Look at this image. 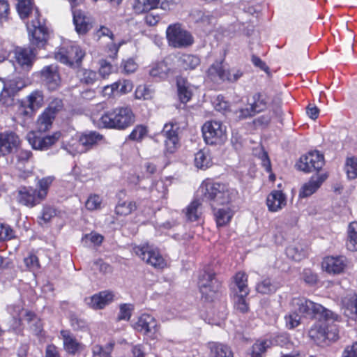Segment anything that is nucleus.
Returning <instances> with one entry per match:
<instances>
[{
  "label": "nucleus",
  "mask_w": 357,
  "mask_h": 357,
  "mask_svg": "<svg viewBox=\"0 0 357 357\" xmlns=\"http://www.w3.org/2000/svg\"><path fill=\"white\" fill-rule=\"evenodd\" d=\"M166 37L169 46L174 48H185L193 43V37L190 33L183 29L179 23L168 26Z\"/></svg>",
  "instance_id": "6e6552de"
},
{
  "label": "nucleus",
  "mask_w": 357,
  "mask_h": 357,
  "mask_svg": "<svg viewBox=\"0 0 357 357\" xmlns=\"http://www.w3.org/2000/svg\"><path fill=\"white\" fill-rule=\"evenodd\" d=\"M29 108L31 110H37L43 105L44 96L42 91L36 90L27 96Z\"/></svg>",
  "instance_id": "4c0bfd02"
},
{
  "label": "nucleus",
  "mask_w": 357,
  "mask_h": 357,
  "mask_svg": "<svg viewBox=\"0 0 357 357\" xmlns=\"http://www.w3.org/2000/svg\"><path fill=\"white\" fill-rule=\"evenodd\" d=\"M13 96V90L5 85L0 93V102L6 107L12 105L14 101Z\"/></svg>",
  "instance_id": "8fccbe9b"
},
{
  "label": "nucleus",
  "mask_w": 357,
  "mask_h": 357,
  "mask_svg": "<svg viewBox=\"0 0 357 357\" xmlns=\"http://www.w3.org/2000/svg\"><path fill=\"white\" fill-rule=\"evenodd\" d=\"M201 203L198 200L192 201L186 208L185 216L190 221H196L199 219Z\"/></svg>",
  "instance_id": "79ce46f5"
},
{
  "label": "nucleus",
  "mask_w": 357,
  "mask_h": 357,
  "mask_svg": "<svg viewBox=\"0 0 357 357\" xmlns=\"http://www.w3.org/2000/svg\"><path fill=\"white\" fill-rule=\"evenodd\" d=\"M113 298L114 294L112 292L104 291L86 298L85 302L93 309H102L112 301Z\"/></svg>",
  "instance_id": "b1692460"
},
{
  "label": "nucleus",
  "mask_w": 357,
  "mask_h": 357,
  "mask_svg": "<svg viewBox=\"0 0 357 357\" xmlns=\"http://www.w3.org/2000/svg\"><path fill=\"white\" fill-rule=\"evenodd\" d=\"M24 262L26 267L31 271H36L40 268L38 259L34 254L30 253L27 257H24Z\"/></svg>",
  "instance_id": "6e6d98bb"
},
{
  "label": "nucleus",
  "mask_w": 357,
  "mask_h": 357,
  "mask_svg": "<svg viewBox=\"0 0 357 357\" xmlns=\"http://www.w3.org/2000/svg\"><path fill=\"white\" fill-rule=\"evenodd\" d=\"M212 164L210 154L207 150H200L195 155V165L197 168L206 169Z\"/></svg>",
  "instance_id": "e433bc0d"
},
{
  "label": "nucleus",
  "mask_w": 357,
  "mask_h": 357,
  "mask_svg": "<svg viewBox=\"0 0 357 357\" xmlns=\"http://www.w3.org/2000/svg\"><path fill=\"white\" fill-rule=\"evenodd\" d=\"M121 66L126 74L132 73L137 69V64L132 59H128L122 62Z\"/></svg>",
  "instance_id": "69168bd1"
},
{
  "label": "nucleus",
  "mask_w": 357,
  "mask_h": 357,
  "mask_svg": "<svg viewBox=\"0 0 357 357\" xmlns=\"http://www.w3.org/2000/svg\"><path fill=\"white\" fill-rule=\"evenodd\" d=\"M256 290L262 294H269L275 292L276 287L269 279H266L257 285Z\"/></svg>",
  "instance_id": "603ef678"
},
{
  "label": "nucleus",
  "mask_w": 357,
  "mask_h": 357,
  "mask_svg": "<svg viewBox=\"0 0 357 357\" xmlns=\"http://www.w3.org/2000/svg\"><path fill=\"white\" fill-rule=\"evenodd\" d=\"M18 136L13 132L0 133V153L6 155L17 149L20 145Z\"/></svg>",
  "instance_id": "412c9836"
},
{
  "label": "nucleus",
  "mask_w": 357,
  "mask_h": 357,
  "mask_svg": "<svg viewBox=\"0 0 357 357\" xmlns=\"http://www.w3.org/2000/svg\"><path fill=\"white\" fill-rule=\"evenodd\" d=\"M148 132L149 130L146 126L142 124L137 125L128 136V139L140 142L147 135Z\"/></svg>",
  "instance_id": "c03bdc74"
},
{
  "label": "nucleus",
  "mask_w": 357,
  "mask_h": 357,
  "mask_svg": "<svg viewBox=\"0 0 357 357\" xmlns=\"http://www.w3.org/2000/svg\"><path fill=\"white\" fill-rule=\"evenodd\" d=\"M246 296H243L241 294H236L234 297L235 308L243 313L248 312L249 309L248 304L245 301Z\"/></svg>",
  "instance_id": "13d9d810"
},
{
  "label": "nucleus",
  "mask_w": 357,
  "mask_h": 357,
  "mask_svg": "<svg viewBox=\"0 0 357 357\" xmlns=\"http://www.w3.org/2000/svg\"><path fill=\"white\" fill-rule=\"evenodd\" d=\"M61 135L60 132H55L52 135L40 137L36 136L33 132H29L27 140L33 149L44 151L53 146L60 139Z\"/></svg>",
  "instance_id": "a211bd4d"
},
{
  "label": "nucleus",
  "mask_w": 357,
  "mask_h": 357,
  "mask_svg": "<svg viewBox=\"0 0 357 357\" xmlns=\"http://www.w3.org/2000/svg\"><path fill=\"white\" fill-rule=\"evenodd\" d=\"M14 236V231L9 225L0 223V241L10 240Z\"/></svg>",
  "instance_id": "bf43d9fd"
},
{
  "label": "nucleus",
  "mask_w": 357,
  "mask_h": 357,
  "mask_svg": "<svg viewBox=\"0 0 357 357\" xmlns=\"http://www.w3.org/2000/svg\"><path fill=\"white\" fill-rule=\"evenodd\" d=\"M135 121V116L129 107H119L93 116V121L97 127L119 130L131 126Z\"/></svg>",
  "instance_id": "f03ea898"
},
{
  "label": "nucleus",
  "mask_w": 357,
  "mask_h": 357,
  "mask_svg": "<svg viewBox=\"0 0 357 357\" xmlns=\"http://www.w3.org/2000/svg\"><path fill=\"white\" fill-rule=\"evenodd\" d=\"M137 208V206L135 202L132 201H125L119 203L115 208V211L116 214L120 215H128L130 214L132 212L135 211Z\"/></svg>",
  "instance_id": "de8ad7c7"
},
{
  "label": "nucleus",
  "mask_w": 357,
  "mask_h": 357,
  "mask_svg": "<svg viewBox=\"0 0 357 357\" xmlns=\"http://www.w3.org/2000/svg\"><path fill=\"white\" fill-rule=\"evenodd\" d=\"M345 169L349 178L354 179L357 178V158H347Z\"/></svg>",
  "instance_id": "3c124183"
},
{
  "label": "nucleus",
  "mask_w": 357,
  "mask_h": 357,
  "mask_svg": "<svg viewBox=\"0 0 357 357\" xmlns=\"http://www.w3.org/2000/svg\"><path fill=\"white\" fill-rule=\"evenodd\" d=\"M177 89L181 102L186 103L191 99L192 96L191 85L185 79H181L177 81Z\"/></svg>",
  "instance_id": "473e14b6"
},
{
  "label": "nucleus",
  "mask_w": 357,
  "mask_h": 357,
  "mask_svg": "<svg viewBox=\"0 0 357 357\" xmlns=\"http://www.w3.org/2000/svg\"><path fill=\"white\" fill-rule=\"evenodd\" d=\"M102 199L97 195L89 196L86 202V207L87 209L93 211L98 209L100 207Z\"/></svg>",
  "instance_id": "052dcab7"
},
{
  "label": "nucleus",
  "mask_w": 357,
  "mask_h": 357,
  "mask_svg": "<svg viewBox=\"0 0 357 357\" xmlns=\"http://www.w3.org/2000/svg\"><path fill=\"white\" fill-rule=\"evenodd\" d=\"M56 215V211L55 208L51 206H44L41 212L40 220L45 223H47Z\"/></svg>",
  "instance_id": "680f3d73"
},
{
  "label": "nucleus",
  "mask_w": 357,
  "mask_h": 357,
  "mask_svg": "<svg viewBox=\"0 0 357 357\" xmlns=\"http://www.w3.org/2000/svg\"><path fill=\"white\" fill-rule=\"evenodd\" d=\"M73 22L75 26L77 32L79 34H84L86 33L91 25L88 21H86V17L84 15L81 10H75L73 13Z\"/></svg>",
  "instance_id": "2f4dec72"
},
{
  "label": "nucleus",
  "mask_w": 357,
  "mask_h": 357,
  "mask_svg": "<svg viewBox=\"0 0 357 357\" xmlns=\"http://www.w3.org/2000/svg\"><path fill=\"white\" fill-rule=\"evenodd\" d=\"M112 65L105 60H101L100 61L99 74L103 78L106 77L112 73Z\"/></svg>",
  "instance_id": "338daca9"
},
{
  "label": "nucleus",
  "mask_w": 357,
  "mask_h": 357,
  "mask_svg": "<svg viewBox=\"0 0 357 357\" xmlns=\"http://www.w3.org/2000/svg\"><path fill=\"white\" fill-rule=\"evenodd\" d=\"M342 357H357V342L354 343L351 346H347Z\"/></svg>",
  "instance_id": "774afa93"
},
{
  "label": "nucleus",
  "mask_w": 357,
  "mask_h": 357,
  "mask_svg": "<svg viewBox=\"0 0 357 357\" xmlns=\"http://www.w3.org/2000/svg\"><path fill=\"white\" fill-rule=\"evenodd\" d=\"M178 130V123L172 121L165 123L163 126L161 135L165 137L164 153L166 156L176 153L181 146Z\"/></svg>",
  "instance_id": "f8f14e48"
},
{
  "label": "nucleus",
  "mask_w": 357,
  "mask_h": 357,
  "mask_svg": "<svg viewBox=\"0 0 357 357\" xmlns=\"http://www.w3.org/2000/svg\"><path fill=\"white\" fill-rule=\"evenodd\" d=\"M347 248L350 251H357V222H351L347 229Z\"/></svg>",
  "instance_id": "f704fd0d"
},
{
  "label": "nucleus",
  "mask_w": 357,
  "mask_h": 357,
  "mask_svg": "<svg viewBox=\"0 0 357 357\" xmlns=\"http://www.w3.org/2000/svg\"><path fill=\"white\" fill-rule=\"evenodd\" d=\"M227 70L223 69L221 62L213 63L208 70V75L212 79L218 78L220 80L225 81Z\"/></svg>",
  "instance_id": "37998d69"
},
{
  "label": "nucleus",
  "mask_w": 357,
  "mask_h": 357,
  "mask_svg": "<svg viewBox=\"0 0 357 357\" xmlns=\"http://www.w3.org/2000/svg\"><path fill=\"white\" fill-rule=\"evenodd\" d=\"M291 305L299 313L305 316L324 319L325 321H335L337 315L321 305L312 302L305 297L292 298Z\"/></svg>",
  "instance_id": "20e7f679"
},
{
  "label": "nucleus",
  "mask_w": 357,
  "mask_h": 357,
  "mask_svg": "<svg viewBox=\"0 0 357 357\" xmlns=\"http://www.w3.org/2000/svg\"><path fill=\"white\" fill-rule=\"evenodd\" d=\"M202 134L208 144H222L227 139L226 127L217 121L206 122L202 126Z\"/></svg>",
  "instance_id": "9d476101"
},
{
  "label": "nucleus",
  "mask_w": 357,
  "mask_h": 357,
  "mask_svg": "<svg viewBox=\"0 0 357 357\" xmlns=\"http://www.w3.org/2000/svg\"><path fill=\"white\" fill-rule=\"evenodd\" d=\"M222 206L221 208L217 207L215 210H213L218 227L225 226L230 222L233 216V211L228 205Z\"/></svg>",
  "instance_id": "c756f323"
},
{
  "label": "nucleus",
  "mask_w": 357,
  "mask_h": 357,
  "mask_svg": "<svg viewBox=\"0 0 357 357\" xmlns=\"http://www.w3.org/2000/svg\"><path fill=\"white\" fill-rule=\"evenodd\" d=\"M324 155L317 151H310L301 157L298 168L305 172L320 170L324 165Z\"/></svg>",
  "instance_id": "2eb2a0df"
},
{
  "label": "nucleus",
  "mask_w": 357,
  "mask_h": 357,
  "mask_svg": "<svg viewBox=\"0 0 357 357\" xmlns=\"http://www.w3.org/2000/svg\"><path fill=\"white\" fill-rule=\"evenodd\" d=\"M197 284L202 298L208 301L213 299L221 287L220 281L213 271H204L200 273Z\"/></svg>",
  "instance_id": "1a4fd4ad"
},
{
  "label": "nucleus",
  "mask_w": 357,
  "mask_h": 357,
  "mask_svg": "<svg viewBox=\"0 0 357 357\" xmlns=\"http://www.w3.org/2000/svg\"><path fill=\"white\" fill-rule=\"evenodd\" d=\"M17 10L22 19L33 15L34 19L26 24L30 43L37 48H43L50 36V30L45 24V20L40 19L38 8L33 9L32 0H17Z\"/></svg>",
  "instance_id": "f257e3e1"
},
{
  "label": "nucleus",
  "mask_w": 357,
  "mask_h": 357,
  "mask_svg": "<svg viewBox=\"0 0 357 357\" xmlns=\"http://www.w3.org/2000/svg\"><path fill=\"white\" fill-rule=\"evenodd\" d=\"M114 343L109 342L105 347L95 344L92 347V357H111Z\"/></svg>",
  "instance_id": "a18cd8bd"
},
{
  "label": "nucleus",
  "mask_w": 357,
  "mask_h": 357,
  "mask_svg": "<svg viewBox=\"0 0 357 357\" xmlns=\"http://www.w3.org/2000/svg\"><path fill=\"white\" fill-rule=\"evenodd\" d=\"M40 74L43 83L49 90H56L60 86L61 77L56 65L51 64L45 66Z\"/></svg>",
  "instance_id": "6ab92c4d"
},
{
  "label": "nucleus",
  "mask_w": 357,
  "mask_h": 357,
  "mask_svg": "<svg viewBox=\"0 0 357 357\" xmlns=\"http://www.w3.org/2000/svg\"><path fill=\"white\" fill-rule=\"evenodd\" d=\"M200 58L194 54H183L178 59L180 67L185 70H193L200 65Z\"/></svg>",
  "instance_id": "7c9ffc66"
},
{
  "label": "nucleus",
  "mask_w": 357,
  "mask_h": 357,
  "mask_svg": "<svg viewBox=\"0 0 357 357\" xmlns=\"http://www.w3.org/2000/svg\"><path fill=\"white\" fill-rule=\"evenodd\" d=\"M319 321L316 323L309 331V336L317 344L324 343L326 340H335L337 337V330L335 326H331L328 329L329 322L324 319H319Z\"/></svg>",
  "instance_id": "ddd939ff"
},
{
  "label": "nucleus",
  "mask_w": 357,
  "mask_h": 357,
  "mask_svg": "<svg viewBox=\"0 0 357 357\" xmlns=\"http://www.w3.org/2000/svg\"><path fill=\"white\" fill-rule=\"evenodd\" d=\"M211 357H233V353L230 348L218 342L209 343Z\"/></svg>",
  "instance_id": "72a5a7b5"
},
{
  "label": "nucleus",
  "mask_w": 357,
  "mask_h": 357,
  "mask_svg": "<svg viewBox=\"0 0 357 357\" xmlns=\"http://www.w3.org/2000/svg\"><path fill=\"white\" fill-rule=\"evenodd\" d=\"M266 205L271 212H278L287 205V196L281 190H273L266 198Z\"/></svg>",
  "instance_id": "5701e85b"
},
{
  "label": "nucleus",
  "mask_w": 357,
  "mask_h": 357,
  "mask_svg": "<svg viewBox=\"0 0 357 357\" xmlns=\"http://www.w3.org/2000/svg\"><path fill=\"white\" fill-rule=\"evenodd\" d=\"M160 0H135L133 9L137 13L148 12L157 8Z\"/></svg>",
  "instance_id": "c9c22d12"
},
{
  "label": "nucleus",
  "mask_w": 357,
  "mask_h": 357,
  "mask_svg": "<svg viewBox=\"0 0 357 357\" xmlns=\"http://www.w3.org/2000/svg\"><path fill=\"white\" fill-rule=\"evenodd\" d=\"M133 328L137 332L154 339L160 326L155 317L148 314H143L133 324Z\"/></svg>",
  "instance_id": "dca6fc26"
},
{
  "label": "nucleus",
  "mask_w": 357,
  "mask_h": 357,
  "mask_svg": "<svg viewBox=\"0 0 357 357\" xmlns=\"http://www.w3.org/2000/svg\"><path fill=\"white\" fill-rule=\"evenodd\" d=\"M16 199L20 204L28 208H33L43 202L37 189L31 186H20L17 190Z\"/></svg>",
  "instance_id": "f3484780"
},
{
  "label": "nucleus",
  "mask_w": 357,
  "mask_h": 357,
  "mask_svg": "<svg viewBox=\"0 0 357 357\" xmlns=\"http://www.w3.org/2000/svg\"><path fill=\"white\" fill-rule=\"evenodd\" d=\"M36 52L31 47H17L15 56L18 64L24 69L29 70L36 56Z\"/></svg>",
  "instance_id": "4be33fe9"
},
{
  "label": "nucleus",
  "mask_w": 357,
  "mask_h": 357,
  "mask_svg": "<svg viewBox=\"0 0 357 357\" xmlns=\"http://www.w3.org/2000/svg\"><path fill=\"white\" fill-rule=\"evenodd\" d=\"M231 288L236 294L248 296L250 292L248 286V275L244 272H238L234 276V284Z\"/></svg>",
  "instance_id": "a878e982"
},
{
  "label": "nucleus",
  "mask_w": 357,
  "mask_h": 357,
  "mask_svg": "<svg viewBox=\"0 0 357 357\" xmlns=\"http://www.w3.org/2000/svg\"><path fill=\"white\" fill-rule=\"evenodd\" d=\"M348 264L344 256H328L322 261V268L329 274L337 275L344 271Z\"/></svg>",
  "instance_id": "aec40b11"
},
{
  "label": "nucleus",
  "mask_w": 357,
  "mask_h": 357,
  "mask_svg": "<svg viewBox=\"0 0 357 357\" xmlns=\"http://www.w3.org/2000/svg\"><path fill=\"white\" fill-rule=\"evenodd\" d=\"M198 192L203 199L210 202L213 210L221 206L229 205L236 197L237 191L227 184L204 181L202 183Z\"/></svg>",
  "instance_id": "7ed1b4c3"
},
{
  "label": "nucleus",
  "mask_w": 357,
  "mask_h": 357,
  "mask_svg": "<svg viewBox=\"0 0 357 357\" xmlns=\"http://www.w3.org/2000/svg\"><path fill=\"white\" fill-rule=\"evenodd\" d=\"M8 312L13 319V327L14 330H19L22 326V320H25L29 324L31 331L35 335H40L43 331L41 320L29 310H25L22 302L10 305Z\"/></svg>",
  "instance_id": "39448f33"
},
{
  "label": "nucleus",
  "mask_w": 357,
  "mask_h": 357,
  "mask_svg": "<svg viewBox=\"0 0 357 357\" xmlns=\"http://www.w3.org/2000/svg\"><path fill=\"white\" fill-rule=\"evenodd\" d=\"M134 253L147 264L157 269H163L167 266V261L159 250L152 245L144 243L133 248Z\"/></svg>",
  "instance_id": "0eeeda50"
},
{
  "label": "nucleus",
  "mask_w": 357,
  "mask_h": 357,
  "mask_svg": "<svg viewBox=\"0 0 357 357\" xmlns=\"http://www.w3.org/2000/svg\"><path fill=\"white\" fill-rule=\"evenodd\" d=\"M170 68L167 63L164 61H160L153 63L149 70V75L155 80H162L167 77Z\"/></svg>",
  "instance_id": "c85d7f7f"
},
{
  "label": "nucleus",
  "mask_w": 357,
  "mask_h": 357,
  "mask_svg": "<svg viewBox=\"0 0 357 357\" xmlns=\"http://www.w3.org/2000/svg\"><path fill=\"white\" fill-rule=\"evenodd\" d=\"M61 335L63 342V347L68 353L75 354L80 349L81 344L77 341L69 331L62 330Z\"/></svg>",
  "instance_id": "cd10ccee"
},
{
  "label": "nucleus",
  "mask_w": 357,
  "mask_h": 357,
  "mask_svg": "<svg viewBox=\"0 0 357 357\" xmlns=\"http://www.w3.org/2000/svg\"><path fill=\"white\" fill-rule=\"evenodd\" d=\"M54 119V117L44 111L37 119L36 126L38 130L40 132L49 130L52 127Z\"/></svg>",
  "instance_id": "ea45409f"
},
{
  "label": "nucleus",
  "mask_w": 357,
  "mask_h": 357,
  "mask_svg": "<svg viewBox=\"0 0 357 357\" xmlns=\"http://www.w3.org/2000/svg\"><path fill=\"white\" fill-rule=\"evenodd\" d=\"M82 241L86 243V241H90L91 243L95 245H99L103 241V236L98 233L91 232L86 234L82 238Z\"/></svg>",
  "instance_id": "0e129e2a"
},
{
  "label": "nucleus",
  "mask_w": 357,
  "mask_h": 357,
  "mask_svg": "<svg viewBox=\"0 0 357 357\" xmlns=\"http://www.w3.org/2000/svg\"><path fill=\"white\" fill-rule=\"evenodd\" d=\"M133 84L131 81L128 79H123L116 82L112 84V87H107L106 90L110 89L112 92H119L122 94H126L132 90Z\"/></svg>",
  "instance_id": "a19ab883"
},
{
  "label": "nucleus",
  "mask_w": 357,
  "mask_h": 357,
  "mask_svg": "<svg viewBox=\"0 0 357 357\" xmlns=\"http://www.w3.org/2000/svg\"><path fill=\"white\" fill-rule=\"evenodd\" d=\"M54 179V178L53 176H47L38 181L37 185L38 190H37V192L43 201L46 198L49 188L52 185Z\"/></svg>",
  "instance_id": "49530a36"
},
{
  "label": "nucleus",
  "mask_w": 357,
  "mask_h": 357,
  "mask_svg": "<svg viewBox=\"0 0 357 357\" xmlns=\"http://www.w3.org/2000/svg\"><path fill=\"white\" fill-rule=\"evenodd\" d=\"M133 307L130 304H122L120 305V310L118 315L119 320H128L131 317Z\"/></svg>",
  "instance_id": "e2e57ef3"
},
{
  "label": "nucleus",
  "mask_w": 357,
  "mask_h": 357,
  "mask_svg": "<svg viewBox=\"0 0 357 357\" xmlns=\"http://www.w3.org/2000/svg\"><path fill=\"white\" fill-rule=\"evenodd\" d=\"M78 77L82 82L86 84H92L98 79V75L95 71L87 69L79 70L78 71Z\"/></svg>",
  "instance_id": "09e8293b"
},
{
  "label": "nucleus",
  "mask_w": 357,
  "mask_h": 357,
  "mask_svg": "<svg viewBox=\"0 0 357 357\" xmlns=\"http://www.w3.org/2000/svg\"><path fill=\"white\" fill-rule=\"evenodd\" d=\"M284 320L286 327L289 329H293L300 324L301 317L295 310V312L286 314Z\"/></svg>",
  "instance_id": "864d4df0"
},
{
  "label": "nucleus",
  "mask_w": 357,
  "mask_h": 357,
  "mask_svg": "<svg viewBox=\"0 0 357 357\" xmlns=\"http://www.w3.org/2000/svg\"><path fill=\"white\" fill-rule=\"evenodd\" d=\"M85 52L77 45H67L60 47L54 53V58L69 66H79Z\"/></svg>",
  "instance_id": "9b49d317"
},
{
  "label": "nucleus",
  "mask_w": 357,
  "mask_h": 357,
  "mask_svg": "<svg viewBox=\"0 0 357 357\" xmlns=\"http://www.w3.org/2000/svg\"><path fill=\"white\" fill-rule=\"evenodd\" d=\"M247 102L245 107L240 108L237 112L239 119L251 118L266 111L270 105L271 100L265 93L257 92L248 98Z\"/></svg>",
  "instance_id": "423d86ee"
},
{
  "label": "nucleus",
  "mask_w": 357,
  "mask_h": 357,
  "mask_svg": "<svg viewBox=\"0 0 357 357\" xmlns=\"http://www.w3.org/2000/svg\"><path fill=\"white\" fill-rule=\"evenodd\" d=\"M344 314L352 319H357V295L351 292L342 300Z\"/></svg>",
  "instance_id": "393cba45"
},
{
  "label": "nucleus",
  "mask_w": 357,
  "mask_h": 357,
  "mask_svg": "<svg viewBox=\"0 0 357 357\" xmlns=\"http://www.w3.org/2000/svg\"><path fill=\"white\" fill-rule=\"evenodd\" d=\"M135 97L138 100H149L153 98V91L146 85H139L135 91Z\"/></svg>",
  "instance_id": "5fc2aeb1"
},
{
  "label": "nucleus",
  "mask_w": 357,
  "mask_h": 357,
  "mask_svg": "<svg viewBox=\"0 0 357 357\" xmlns=\"http://www.w3.org/2000/svg\"><path fill=\"white\" fill-rule=\"evenodd\" d=\"M271 342L268 340L257 341L252 347L251 350L246 353L245 357H261L270 347Z\"/></svg>",
  "instance_id": "58836bf2"
},
{
  "label": "nucleus",
  "mask_w": 357,
  "mask_h": 357,
  "mask_svg": "<svg viewBox=\"0 0 357 357\" xmlns=\"http://www.w3.org/2000/svg\"><path fill=\"white\" fill-rule=\"evenodd\" d=\"M324 179L325 177L324 176L312 177L310 180L305 183L301 188L299 197H307L312 195L321 186Z\"/></svg>",
  "instance_id": "bb28decb"
},
{
  "label": "nucleus",
  "mask_w": 357,
  "mask_h": 357,
  "mask_svg": "<svg viewBox=\"0 0 357 357\" xmlns=\"http://www.w3.org/2000/svg\"><path fill=\"white\" fill-rule=\"evenodd\" d=\"M102 139V136L96 132H90L82 134L79 140L73 145H68L66 149L72 155L86 151L96 145Z\"/></svg>",
  "instance_id": "4468645a"
},
{
  "label": "nucleus",
  "mask_w": 357,
  "mask_h": 357,
  "mask_svg": "<svg viewBox=\"0 0 357 357\" xmlns=\"http://www.w3.org/2000/svg\"><path fill=\"white\" fill-rule=\"evenodd\" d=\"M63 107L62 100L59 98H55L50 102L48 107L44 111L50 114L55 118L56 114L63 109Z\"/></svg>",
  "instance_id": "4d7b16f0"
}]
</instances>
